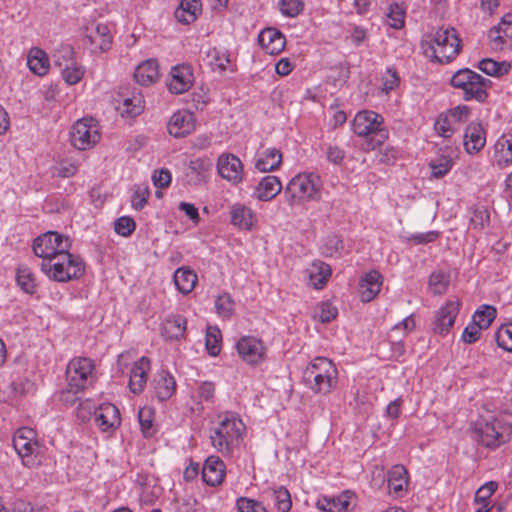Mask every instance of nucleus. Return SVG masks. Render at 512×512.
Here are the masks:
<instances>
[{"instance_id": "nucleus-16", "label": "nucleus", "mask_w": 512, "mask_h": 512, "mask_svg": "<svg viewBox=\"0 0 512 512\" xmlns=\"http://www.w3.org/2000/svg\"><path fill=\"white\" fill-rule=\"evenodd\" d=\"M239 357L249 365H257L264 360L265 346L253 336H243L236 343Z\"/></svg>"}, {"instance_id": "nucleus-47", "label": "nucleus", "mask_w": 512, "mask_h": 512, "mask_svg": "<svg viewBox=\"0 0 512 512\" xmlns=\"http://www.w3.org/2000/svg\"><path fill=\"white\" fill-rule=\"evenodd\" d=\"M16 281L25 293L33 294L36 291L35 277L29 268L20 266L17 269Z\"/></svg>"}, {"instance_id": "nucleus-26", "label": "nucleus", "mask_w": 512, "mask_h": 512, "mask_svg": "<svg viewBox=\"0 0 512 512\" xmlns=\"http://www.w3.org/2000/svg\"><path fill=\"white\" fill-rule=\"evenodd\" d=\"M226 466L217 456L208 457L202 468L203 481L209 486H217L224 480Z\"/></svg>"}, {"instance_id": "nucleus-59", "label": "nucleus", "mask_w": 512, "mask_h": 512, "mask_svg": "<svg viewBox=\"0 0 512 512\" xmlns=\"http://www.w3.org/2000/svg\"><path fill=\"white\" fill-rule=\"evenodd\" d=\"M338 314L337 308L330 302H321L314 314V319H318L322 323L332 321Z\"/></svg>"}, {"instance_id": "nucleus-52", "label": "nucleus", "mask_w": 512, "mask_h": 512, "mask_svg": "<svg viewBox=\"0 0 512 512\" xmlns=\"http://www.w3.org/2000/svg\"><path fill=\"white\" fill-rule=\"evenodd\" d=\"M346 39L350 40L354 46L359 47L368 41L369 33L363 26L348 24Z\"/></svg>"}, {"instance_id": "nucleus-58", "label": "nucleus", "mask_w": 512, "mask_h": 512, "mask_svg": "<svg viewBox=\"0 0 512 512\" xmlns=\"http://www.w3.org/2000/svg\"><path fill=\"white\" fill-rule=\"evenodd\" d=\"M449 282V274L442 271L433 272L429 277V285L433 288V291L436 294L444 293L449 285Z\"/></svg>"}, {"instance_id": "nucleus-50", "label": "nucleus", "mask_w": 512, "mask_h": 512, "mask_svg": "<svg viewBox=\"0 0 512 512\" xmlns=\"http://www.w3.org/2000/svg\"><path fill=\"white\" fill-rule=\"evenodd\" d=\"M275 508L278 512H289L292 508L290 492L284 486L272 490Z\"/></svg>"}, {"instance_id": "nucleus-40", "label": "nucleus", "mask_w": 512, "mask_h": 512, "mask_svg": "<svg viewBox=\"0 0 512 512\" xmlns=\"http://www.w3.org/2000/svg\"><path fill=\"white\" fill-rule=\"evenodd\" d=\"M201 9L200 0H181L174 15L180 23L190 24L197 19Z\"/></svg>"}, {"instance_id": "nucleus-7", "label": "nucleus", "mask_w": 512, "mask_h": 512, "mask_svg": "<svg viewBox=\"0 0 512 512\" xmlns=\"http://www.w3.org/2000/svg\"><path fill=\"white\" fill-rule=\"evenodd\" d=\"M450 85L462 92L465 101H477L483 103L488 97V88L491 81L469 68L457 70L450 78Z\"/></svg>"}, {"instance_id": "nucleus-34", "label": "nucleus", "mask_w": 512, "mask_h": 512, "mask_svg": "<svg viewBox=\"0 0 512 512\" xmlns=\"http://www.w3.org/2000/svg\"><path fill=\"white\" fill-rule=\"evenodd\" d=\"M212 165V161L208 157H199L190 160L188 165L189 172L187 173L189 181L195 185L205 183Z\"/></svg>"}, {"instance_id": "nucleus-3", "label": "nucleus", "mask_w": 512, "mask_h": 512, "mask_svg": "<svg viewBox=\"0 0 512 512\" xmlns=\"http://www.w3.org/2000/svg\"><path fill=\"white\" fill-rule=\"evenodd\" d=\"M40 269L48 279L67 283L80 279L85 274L86 264L79 255L65 250L54 258L42 260Z\"/></svg>"}, {"instance_id": "nucleus-28", "label": "nucleus", "mask_w": 512, "mask_h": 512, "mask_svg": "<svg viewBox=\"0 0 512 512\" xmlns=\"http://www.w3.org/2000/svg\"><path fill=\"white\" fill-rule=\"evenodd\" d=\"M486 144V133L480 123L468 124L464 133V149L468 154L478 153Z\"/></svg>"}, {"instance_id": "nucleus-25", "label": "nucleus", "mask_w": 512, "mask_h": 512, "mask_svg": "<svg viewBox=\"0 0 512 512\" xmlns=\"http://www.w3.org/2000/svg\"><path fill=\"white\" fill-rule=\"evenodd\" d=\"M488 37L494 49H503L512 39V13L505 14L498 25L489 30Z\"/></svg>"}, {"instance_id": "nucleus-22", "label": "nucleus", "mask_w": 512, "mask_h": 512, "mask_svg": "<svg viewBox=\"0 0 512 512\" xmlns=\"http://www.w3.org/2000/svg\"><path fill=\"white\" fill-rule=\"evenodd\" d=\"M195 128L194 115L188 110H178L169 119L168 132L175 138H182L190 134Z\"/></svg>"}, {"instance_id": "nucleus-35", "label": "nucleus", "mask_w": 512, "mask_h": 512, "mask_svg": "<svg viewBox=\"0 0 512 512\" xmlns=\"http://www.w3.org/2000/svg\"><path fill=\"white\" fill-rule=\"evenodd\" d=\"M27 66L37 76L46 75L50 68L47 53L39 47H32L27 55Z\"/></svg>"}, {"instance_id": "nucleus-5", "label": "nucleus", "mask_w": 512, "mask_h": 512, "mask_svg": "<svg viewBox=\"0 0 512 512\" xmlns=\"http://www.w3.org/2000/svg\"><path fill=\"white\" fill-rule=\"evenodd\" d=\"M338 371L326 357L314 358L303 371L305 385L316 394H329L336 387Z\"/></svg>"}, {"instance_id": "nucleus-27", "label": "nucleus", "mask_w": 512, "mask_h": 512, "mask_svg": "<svg viewBox=\"0 0 512 512\" xmlns=\"http://www.w3.org/2000/svg\"><path fill=\"white\" fill-rule=\"evenodd\" d=\"M493 163L503 169L512 165V133L501 135L493 147Z\"/></svg>"}, {"instance_id": "nucleus-29", "label": "nucleus", "mask_w": 512, "mask_h": 512, "mask_svg": "<svg viewBox=\"0 0 512 512\" xmlns=\"http://www.w3.org/2000/svg\"><path fill=\"white\" fill-rule=\"evenodd\" d=\"M258 43L266 53L279 54L285 47V36L275 28H266L258 35Z\"/></svg>"}, {"instance_id": "nucleus-12", "label": "nucleus", "mask_w": 512, "mask_h": 512, "mask_svg": "<svg viewBox=\"0 0 512 512\" xmlns=\"http://www.w3.org/2000/svg\"><path fill=\"white\" fill-rule=\"evenodd\" d=\"M470 114L471 109L464 104L440 113L434 123L436 133L443 138H450L468 120Z\"/></svg>"}, {"instance_id": "nucleus-37", "label": "nucleus", "mask_w": 512, "mask_h": 512, "mask_svg": "<svg viewBox=\"0 0 512 512\" xmlns=\"http://www.w3.org/2000/svg\"><path fill=\"white\" fill-rule=\"evenodd\" d=\"M197 280L198 278L196 273L189 267L185 266L176 269L173 275V282L176 289L184 295L193 291L197 284Z\"/></svg>"}, {"instance_id": "nucleus-63", "label": "nucleus", "mask_w": 512, "mask_h": 512, "mask_svg": "<svg viewBox=\"0 0 512 512\" xmlns=\"http://www.w3.org/2000/svg\"><path fill=\"white\" fill-rule=\"evenodd\" d=\"M498 484L495 481L484 483L475 493V502L489 503L490 497L497 490Z\"/></svg>"}, {"instance_id": "nucleus-17", "label": "nucleus", "mask_w": 512, "mask_h": 512, "mask_svg": "<svg viewBox=\"0 0 512 512\" xmlns=\"http://www.w3.org/2000/svg\"><path fill=\"white\" fill-rule=\"evenodd\" d=\"M95 423L105 433L113 434L121 425L119 409L112 403H104L94 412Z\"/></svg>"}, {"instance_id": "nucleus-44", "label": "nucleus", "mask_w": 512, "mask_h": 512, "mask_svg": "<svg viewBox=\"0 0 512 512\" xmlns=\"http://www.w3.org/2000/svg\"><path fill=\"white\" fill-rule=\"evenodd\" d=\"M145 105V100L141 92H134L131 97L123 100L121 112L129 116L139 115Z\"/></svg>"}, {"instance_id": "nucleus-56", "label": "nucleus", "mask_w": 512, "mask_h": 512, "mask_svg": "<svg viewBox=\"0 0 512 512\" xmlns=\"http://www.w3.org/2000/svg\"><path fill=\"white\" fill-rule=\"evenodd\" d=\"M404 16L405 11L399 4H391L388 7L387 24L394 29H400L404 26Z\"/></svg>"}, {"instance_id": "nucleus-4", "label": "nucleus", "mask_w": 512, "mask_h": 512, "mask_svg": "<svg viewBox=\"0 0 512 512\" xmlns=\"http://www.w3.org/2000/svg\"><path fill=\"white\" fill-rule=\"evenodd\" d=\"M353 132L365 139V150H375L389 138V130L384 124V118L372 110H362L356 113L352 121Z\"/></svg>"}, {"instance_id": "nucleus-49", "label": "nucleus", "mask_w": 512, "mask_h": 512, "mask_svg": "<svg viewBox=\"0 0 512 512\" xmlns=\"http://www.w3.org/2000/svg\"><path fill=\"white\" fill-rule=\"evenodd\" d=\"M60 70L63 80L68 85H75L79 83L85 74L84 66L78 64L76 61L61 68Z\"/></svg>"}, {"instance_id": "nucleus-14", "label": "nucleus", "mask_w": 512, "mask_h": 512, "mask_svg": "<svg viewBox=\"0 0 512 512\" xmlns=\"http://www.w3.org/2000/svg\"><path fill=\"white\" fill-rule=\"evenodd\" d=\"M84 45L93 54H100L111 49L113 36L104 23L91 22L83 32Z\"/></svg>"}, {"instance_id": "nucleus-43", "label": "nucleus", "mask_w": 512, "mask_h": 512, "mask_svg": "<svg viewBox=\"0 0 512 512\" xmlns=\"http://www.w3.org/2000/svg\"><path fill=\"white\" fill-rule=\"evenodd\" d=\"M54 64L60 69L75 62V51L70 44H60L52 53Z\"/></svg>"}, {"instance_id": "nucleus-55", "label": "nucleus", "mask_w": 512, "mask_h": 512, "mask_svg": "<svg viewBox=\"0 0 512 512\" xmlns=\"http://www.w3.org/2000/svg\"><path fill=\"white\" fill-rule=\"evenodd\" d=\"M279 8L285 17H297L304 10L303 0H279Z\"/></svg>"}, {"instance_id": "nucleus-62", "label": "nucleus", "mask_w": 512, "mask_h": 512, "mask_svg": "<svg viewBox=\"0 0 512 512\" xmlns=\"http://www.w3.org/2000/svg\"><path fill=\"white\" fill-rule=\"evenodd\" d=\"M325 156L329 163L340 165L345 159L346 152L336 144H328L325 148Z\"/></svg>"}, {"instance_id": "nucleus-19", "label": "nucleus", "mask_w": 512, "mask_h": 512, "mask_svg": "<svg viewBox=\"0 0 512 512\" xmlns=\"http://www.w3.org/2000/svg\"><path fill=\"white\" fill-rule=\"evenodd\" d=\"M230 223L243 231H251L257 224L256 213L243 203L237 202L229 209Z\"/></svg>"}, {"instance_id": "nucleus-48", "label": "nucleus", "mask_w": 512, "mask_h": 512, "mask_svg": "<svg viewBox=\"0 0 512 512\" xmlns=\"http://www.w3.org/2000/svg\"><path fill=\"white\" fill-rule=\"evenodd\" d=\"M497 311L493 306L482 305L472 317V321L479 325L483 330L489 328L496 318Z\"/></svg>"}, {"instance_id": "nucleus-60", "label": "nucleus", "mask_w": 512, "mask_h": 512, "mask_svg": "<svg viewBox=\"0 0 512 512\" xmlns=\"http://www.w3.org/2000/svg\"><path fill=\"white\" fill-rule=\"evenodd\" d=\"M136 229V223L133 218L129 216H122L114 223L115 232L123 237L130 236Z\"/></svg>"}, {"instance_id": "nucleus-32", "label": "nucleus", "mask_w": 512, "mask_h": 512, "mask_svg": "<svg viewBox=\"0 0 512 512\" xmlns=\"http://www.w3.org/2000/svg\"><path fill=\"white\" fill-rule=\"evenodd\" d=\"M282 163V153L277 148H267L258 153L254 159V167L262 173L277 170Z\"/></svg>"}, {"instance_id": "nucleus-61", "label": "nucleus", "mask_w": 512, "mask_h": 512, "mask_svg": "<svg viewBox=\"0 0 512 512\" xmlns=\"http://www.w3.org/2000/svg\"><path fill=\"white\" fill-rule=\"evenodd\" d=\"M138 419L141 426V431L145 437H150L154 434L152 411L150 408H142L138 412Z\"/></svg>"}, {"instance_id": "nucleus-36", "label": "nucleus", "mask_w": 512, "mask_h": 512, "mask_svg": "<svg viewBox=\"0 0 512 512\" xmlns=\"http://www.w3.org/2000/svg\"><path fill=\"white\" fill-rule=\"evenodd\" d=\"M387 484L390 493L400 496L408 486V472L402 465L393 466L387 474Z\"/></svg>"}, {"instance_id": "nucleus-64", "label": "nucleus", "mask_w": 512, "mask_h": 512, "mask_svg": "<svg viewBox=\"0 0 512 512\" xmlns=\"http://www.w3.org/2000/svg\"><path fill=\"white\" fill-rule=\"evenodd\" d=\"M237 508L239 512H267L261 502L245 497L237 500Z\"/></svg>"}, {"instance_id": "nucleus-18", "label": "nucleus", "mask_w": 512, "mask_h": 512, "mask_svg": "<svg viewBox=\"0 0 512 512\" xmlns=\"http://www.w3.org/2000/svg\"><path fill=\"white\" fill-rule=\"evenodd\" d=\"M460 302L458 300L448 301L435 315L433 331L439 335H446L453 326L459 313Z\"/></svg>"}, {"instance_id": "nucleus-51", "label": "nucleus", "mask_w": 512, "mask_h": 512, "mask_svg": "<svg viewBox=\"0 0 512 512\" xmlns=\"http://www.w3.org/2000/svg\"><path fill=\"white\" fill-rule=\"evenodd\" d=\"M381 90L385 94H389L391 91L399 87L401 83V77L397 70L393 66L386 68L385 72L381 76Z\"/></svg>"}, {"instance_id": "nucleus-53", "label": "nucleus", "mask_w": 512, "mask_h": 512, "mask_svg": "<svg viewBox=\"0 0 512 512\" xmlns=\"http://www.w3.org/2000/svg\"><path fill=\"white\" fill-rule=\"evenodd\" d=\"M206 349L209 355L217 356L221 351V332L216 327L208 328L206 332Z\"/></svg>"}, {"instance_id": "nucleus-54", "label": "nucleus", "mask_w": 512, "mask_h": 512, "mask_svg": "<svg viewBox=\"0 0 512 512\" xmlns=\"http://www.w3.org/2000/svg\"><path fill=\"white\" fill-rule=\"evenodd\" d=\"M77 171L78 163L67 159L57 162L52 168V174L61 178L72 177Z\"/></svg>"}, {"instance_id": "nucleus-21", "label": "nucleus", "mask_w": 512, "mask_h": 512, "mask_svg": "<svg viewBox=\"0 0 512 512\" xmlns=\"http://www.w3.org/2000/svg\"><path fill=\"white\" fill-rule=\"evenodd\" d=\"M454 153L455 151L448 146L438 150L436 157L431 159L428 163L431 172L430 178L442 179L452 170L455 165Z\"/></svg>"}, {"instance_id": "nucleus-8", "label": "nucleus", "mask_w": 512, "mask_h": 512, "mask_svg": "<svg viewBox=\"0 0 512 512\" xmlns=\"http://www.w3.org/2000/svg\"><path fill=\"white\" fill-rule=\"evenodd\" d=\"M321 180L314 173H299L290 179L284 188L289 205L320 199Z\"/></svg>"}, {"instance_id": "nucleus-38", "label": "nucleus", "mask_w": 512, "mask_h": 512, "mask_svg": "<svg viewBox=\"0 0 512 512\" xmlns=\"http://www.w3.org/2000/svg\"><path fill=\"white\" fill-rule=\"evenodd\" d=\"M154 390L160 401L170 399L176 391L175 378L167 371H160L155 378Z\"/></svg>"}, {"instance_id": "nucleus-46", "label": "nucleus", "mask_w": 512, "mask_h": 512, "mask_svg": "<svg viewBox=\"0 0 512 512\" xmlns=\"http://www.w3.org/2000/svg\"><path fill=\"white\" fill-rule=\"evenodd\" d=\"M478 68L487 75L499 77L509 72L510 64L486 58L479 62Z\"/></svg>"}, {"instance_id": "nucleus-2", "label": "nucleus", "mask_w": 512, "mask_h": 512, "mask_svg": "<svg viewBox=\"0 0 512 512\" xmlns=\"http://www.w3.org/2000/svg\"><path fill=\"white\" fill-rule=\"evenodd\" d=\"M423 54L430 61L449 63L461 51V40L453 27H439L421 41Z\"/></svg>"}, {"instance_id": "nucleus-15", "label": "nucleus", "mask_w": 512, "mask_h": 512, "mask_svg": "<svg viewBox=\"0 0 512 512\" xmlns=\"http://www.w3.org/2000/svg\"><path fill=\"white\" fill-rule=\"evenodd\" d=\"M216 168L219 176L231 185H238L244 179V166L234 154L222 153L217 159Z\"/></svg>"}, {"instance_id": "nucleus-57", "label": "nucleus", "mask_w": 512, "mask_h": 512, "mask_svg": "<svg viewBox=\"0 0 512 512\" xmlns=\"http://www.w3.org/2000/svg\"><path fill=\"white\" fill-rule=\"evenodd\" d=\"M495 339L499 347L512 352V324L501 326L495 333Z\"/></svg>"}, {"instance_id": "nucleus-33", "label": "nucleus", "mask_w": 512, "mask_h": 512, "mask_svg": "<svg viewBox=\"0 0 512 512\" xmlns=\"http://www.w3.org/2000/svg\"><path fill=\"white\" fill-rule=\"evenodd\" d=\"M159 78V66L155 59H147L140 63L134 71V79L141 86L154 84Z\"/></svg>"}, {"instance_id": "nucleus-10", "label": "nucleus", "mask_w": 512, "mask_h": 512, "mask_svg": "<svg viewBox=\"0 0 512 512\" xmlns=\"http://www.w3.org/2000/svg\"><path fill=\"white\" fill-rule=\"evenodd\" d=\"M71 242L69 237L56 231H48L39 235L33 241L32 249L37 257L42 260H49L56 255L69 250Z\"/></svg>"}, {"instance_id": "nucleus-24", "label": "nucleus", "mask_w": 512, "mask_h": 512, "mask_svg": "<svg viewBox=\"0 0 512 512\" xmlns=\"http://www.w3.org/2000/svg\"><path fill=\"white\" fill-rule=\"evenodd\" d=\"M282 188V183L277 176L267 175L259 180L251 196L259 201H271L281 192Z\"/></svg>"}, {"instance_id": "nucleus-6", "label": "nucleus", "mask_w": 512, "mask_h": 512, "mask_svg": "<svg viewBox=\"0 0 512 512\" xmlns=\"http://www.w3.org/2000/svg\"><path fill=\"white\" fill-rule=\"evenodd\" d=\"M12 444L22 464L28 468L40 466L45 459L47 449L37 439V434L32 428L17 429L13 435Z\"/></svg>"}, {"instance_id": "nucleus-11", "label": "nucleus", "mask_w": 512, "mask_h": 512, "mask_svg": "<svg viewBox=\"0 0 512 512\" xmlns=\"http://www.w3.org/2000/svg\"><path fill=\"white\" fill-rule=\"evenodd\" d=\"M476 439L486 447H497L510 436V427L497 418L491 421H478L474 427Z\"/></svg>"}, {"instance_id": "nucleus-13", "label": "nucleus", "mask_w": 512, "mask_h": 512, "mask_svg": "<svg viewBox=\"0 0 512 512\" xmlns=\"http://www.w3.org/2000/svg\"><path fill=\"white\" fill-rule=\"evenodd\" d=\"M70 142L78 150L92 148L100 141V131L94 119L82 118L77 120L70 130Z\"/></svg>"}, {"instance_id": "nucleus-20", "label": "nucleus", "mask_w": 512, "mask_h": 512, "mask_svg": "<svg viewBox=\"0 0 512 512\" xmlns=\"http://www.w3.org/2000/svg\"><path fill=\"white\" fill-rule=\"evenodd\" d=\"M193 73L188 65H176L170 71L167 82L168 90L173 94H182L188 91L193 84Z\"/></svg>"}, {"instance_id": "nucleus-45", "label": "nucleus", "mask_w": 512, "mask_h": 512, "mask_svg": "<svg viewBox=\"0 0 512 512\" xmlns=\"http://www.w3.org/2000/svg\"><path fill=\"white\" fill-rule=\"evenodd\" d=\"M214 304L216 313L224 319L230 318L235 312L234 300L227 292L219 294L216 297Z\"/></svg>"}, {"instance_id": "nucleus-9", "label": "nucleus", "mask_w": 512, "mask_h": 512, "mask_svg": "<svg viewBox=\"0 0 512 512\" xmlns=\"http://www.w3.org/2000/svg\"><path fill=\"white\" fill-rule=\"evenodd\" d=\"M94 362L86 357L71 359L66 368L67 388L64 396L71 392H81L92 384L94 376Z\"/></svg>"}, {"instance_id": "nucleus-23", "label": "nucleus", "mask_w": 512, "mask_h": 512, "mask_svg": "<svg viewBox=\"0 0 512 512\" xmlns=\"http://www.w3.org/2000/svg\"><path fill=\"white\" fill-rule=\"evenodd\" d=\"M151 369V361L148 357H141L135 361L130 370L129 388L132 393L140 394L147 383Z\"/></svg>"}, {"instance_id": "nucleus-1", "label": "nucleus", "mask_w": 512, "mask_h": 512, "mask_svg": "<svg viewBox=\"0 0 512 512\" xmlns=\"http://www.w3.org/2000/svg\"><path fill=\"white\" fill-rule=\"evenodd\" d=\"M245 430V424L236 413H221L211 429V444L223 456H230L240 447Z\"/></svg>"}, {"instance_id": "nucleus-31", "label": "nucleus", "mask_w": 512, "mask_h": 512, "mask_svg": "<svg viewBox=\"0 0 512 512\" xmlns=\"http://www.w3.org/2000/svg\"><path fill=\"white\" fill-rule=\"evenodd\" d=\"M187 321L182 315H170L161 324V335L165 340L175 341L184 337Z\"/></svg>"}, {"instance_id": "nucleus-30", "label": "nucleus", "mask_w": 512, "mask_h": 512, "mask_svg": "<svg viewBox=\"0 0 512 512\" xmlns=\"http://www.w3.org/2000/svg\"><path fill=\"white\" fill-rule=\"evenodd\" d=\"M382 286V275L371 270L359 281V293L362 302L372 301L380 292Z\"/></svg>"}, {"instance_id": "nucleus-42", "label": "nucleus", "mask_w": 512, "mask_h": 512, "mask_svg": "<svg viewBox=\"0 0 512 512\" xmlns=\"http://www.w3.org/2000/svg\"><path fill=\"white\" fill-rule=\"evenodd\" d=\"M317 508L325 512H345L349 502L343 495L338 497H322L317 501Z\"/></svg>"}, {"instance_id": "nucleus-39", "label": "nucleus", "mask_w": 512, "mask_h": 512, "mask_svg": "<svg viewBox=\"0 0 512 512\" xmlns=\"http://www.w3.org/2000/svg\"><path fill=\"white\" fill-rule=\"evenodd\" d=\"M307 274L309 283L316 289H322L331 277L332 270L325 262L316 260L307 269Z\"/></svg>"}, {"instance_id": "nucleus-41", "label": "nucleus", "mask_w": 512, "mask_h": 512, "mask_svg": "<svg viewBox=\"0 0 512 512\" xmlns=\"http://www.w3.org/2000/svg\"><path fill=\"white\" fill-rule=\"evenodd\" d=\"M204 61L213 71L222 72L226 70L230 59L225 50L213 47L207 50Z\"/></svg>"}]
</instances>
